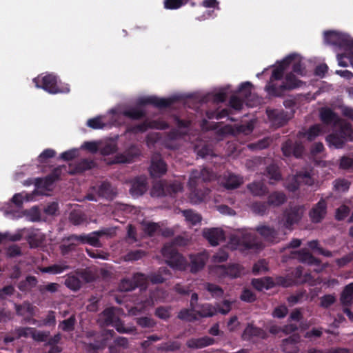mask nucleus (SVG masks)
Segmentation results:
<instances>
[{"instance_id":"nucleus-1","label":"nucleus","mask_w":353,"mask_h":353,"mask_svg":"<svg viewBox=\"0 0 353 353\" xmlns=\"http://www.w3.org/2000/svg\"><path fill=\"white\" fill-rule=\"evenodd\" d=\"M214 172L204 168L200 171H192L188 181L190 190V198L192 202L198 203L204 200L209 194L210 189L203 185L204 183L212 181L214 178Z\"/></svg>"},{"instance_id":"nucleus-2","label":"nucleus","mask_w":353,"mask_h":353,"mask_svg":"<svg viewBox=\"0 0 353 353\" xmlns=\"http://www.w3.org/2000/svg\"><path fill=\"white\" fill-rule=\"evenodd\" d=\"M325 140L330 148H343L347 141H353V129L351 124L342 123L341 126L336 128L326 137Z\"/></svg>"},{"instance_id":"nucleus-3","label":"nucleus","mask_w":353,"mask_h":353,"mask_svg":"<svg viewBox=\"0 0 353 353\" xmlns=\"http://www.w3.org/2000/svg\"><path fill=\"white\" fill-rule=\"evenodd\" d=\"M119 309L116 307L105 308L99 315V320L103 326H112L119 333H134L136 331L134 327H125L123 322L119 316Z\"/></svg>"},{"instance_id":"nucleus-4","label":"nucleus","mask_w":353,"mask_h":353,"mask_svg":"<svg viewBox=\"0 0 353 353\" xmlns=\"http://www.w3.org/2000/svg\"><path fill=\"white\" fill-rule=\"evenodd\" d=\"M303 81L298 79L292 73H288L279 85L270 84L268 87V93L272 97H283L286 91L296 89L302 85Z\"/></svg>"},{"instance_id":"nucleus-5","label":"nucleus","mask_w":353,"mask_h":353,"mask_svg":"<svg viewBox=\"0 0 353 353\" xmlns=\"http://www.w3.org/2000/svg\"><path fill=\"white\" fill-rule=\"evenodd\" d=\"M324 40L327 43L341 50H353V39L347 34L334 30L326 31L324 33Z\"/></svg>"},{"instance_id":"nucleus-6","label":"nucleus","mask_w":353,"mask_h":353,"mask_svg":"<svg viewBox=\"0 0 353 353\" xmlns=\"http://www.w3.org/2000/svg\"><path fill=\"white\" fill-rule=\"evenodd\" d=\"M37 88H41L47 92L55 94L62 92H68L70 89L65 88L63 90L58 85L57 77L52 74H48L43 77H37L33 79Z\"/></svg>"},{"instance_id":"nucleus-7","label":"nucleus","mask_w":353,"mask_h":353,"mask_svg":"<svg viewBox=\"0 0 353 353\" xmlns=\"http://www.w3.org/2000/svg\"><path fill=\"white\" fill-rule=\"evenodd\" d=\"M63 170H66V165L54 168L52 172L43 178L34 179V185L37 189L51 190L53 184L60 179Z\"/></svg>"},{"instance_id":"nucleus-8","label":"nucleus","mask_w":353,"mask_h":353,"mask_svg":"<svg viewBox=\"0 0 353 353\" xmlns=\"http://www.w3.org/2000/svg\"><path fill=\"white\" fill-rule=\"evenodd\" d=\"M233 241H236V243L243 251L259 250L262 248V243L256 235L248 231L242 232L241 236L234 238Z\"/></svg>"},{"instance_id":"nucleus-9","label":"nucleus","mask_w":353,"mask_h":353,"mask_svg":"<svg viewBox=\"0 0 353 353\" xmlns=\"http://www.w3.org/2000/svg\"><path fill=\"white\" fill-rule=\"evenodd\" d=\"M141 154L137 145L132 144L123 152L118 153L108 162V164L132 163Z\"/></svg>"},{"instance_id":"nucleus-10","label":"nucleus","mask_w":353,"mask_h":353,"mask_svg":"<svg viewBox=\"0 0 353 353\" xmlns=\"http://www.w3.org/2000/svg\"><path fill=\"white\" fill-rule=\"evenodd\" d=\"M170 127L169 124L161 119L145 120L143 122L134 125H129L126 128V132L132 134L145 132L149 129L166 130Z\"/></svg>"},{"instance_id":"nucleus-11","label":"nucleus","mask_w":353,"mask_h":353,"mask_svg":"<svg viewBox=\"0 0 353 353\" xmlns=\"http://www.w3.org/2000/svg\"><path fill=\"white\" fill-rule=\"evenodd\" d=\"M183 190L182 185L178 182H160L156 183L152 190V194L157 196H170L174 197Z\"/></svg>"},{"instance_id":"nucleus-12","label":"nucleus","mask_w":353,"mask_h":353,"mask_svg":"<svg viewBox=\"0 0 353 353\" xmlns=\"http://www.w3.org/2000/svg\"><path fill=\"white\" fill-rule=\"evenodd\" d=\"M304 146L301 141L288 139L281 145L282 154L285 157L300 159L304 152Z\"/></svg>"},{"instance_id":"nucleus-13","label":"nucleus","mask_w":353,"mask_h":353,"mask_svg":"<svg viewBox=\"0 0 353 353\" xmlns=\"http://www.w3.org/2000/svg\"><path fill=\"white\" fill-rule=\"evenodd\" d=\"M179 100V97L173 96L169 98H159L157 96H148L139 99L138 103L140 105H152L159 109L170 107L172 104Z\"/></svg>"},{"instance_id":"nucleus-14","label":"nucleus","mask_w":353,"mask_h":353,"mask_svg":"<svg viewBox=\"0 0 353 353\" xmlns=\"http://www.w3.org/2000/svg\"><path fill=\"white\" fill-rule=\"evenodd\" d=\"M252 84L249 81L242 83L239 87V92L241 96L243 97V99H240L237 96L233 95L230 99V105L234 110H241L243 102L249 101V98L252 95Z\"/></svg>"},{"instance_id":"nucleus-15","label":"nucleus","mask_w":353,"mask_h":353,"mask_svg":"<svg viewBox=\"0 0 353 353\" xmlns=\"http://www.w3.org/2000/svg\"><path fill=\"white\" fill-rule=\"evenodd\" d=\"M243 271V267L237 263L228 265H219L214 268L213 272L221 279L230 277L231 279L241 276Z\"/></svg>"},{"instance_id":"nucleus-16","label":"nucleus","mask_w":353,"mask_h":353,"mask_svg":"<svg viewBox=\"0 0 353 353\" xmlns=\"http://www.w3.org/2000/svg\"><path fill=\"white\" fill-rule=\"evenodd\" d=\"M304 213V208L301 205H295L286 209L283 214L284 226L291 229L292 226L298 223Z\"/></svg>"},{"instance_id":"nucleus-17","label":"nucleus","mask_w":353,"mask_h":353,"mask_svg":"<svg viewBox=\"0 0 353 353\" xmlns=\"http://www.w3.org/2000/svg\"><path fill=\"white\" fill-rule=\"evenodd\" d=\"M295 57L296 55L294 54H291L287 56L279 63V65L275 69L273 70L270 79L268 84L265 85V89L267 92L268 87L270 84L279 85L277 83L275 82V81L281 80L283 79L284 71L290 64H292Z\"/></svg>"},{"instance_id":"nucleus-18","label":"nucleus","mask_w":353,"mask_h":353,"mask_svg":"<svg viewBox=\"0 0 353 353\" xmlns=\"http://www.w3.org/2000/svg\"><path fill=\"white\" fill-rule=\"evenodd\" d=\"M88 339H94V342H83L85 348L88 353H97L99 350L104 348L105 342L103 337L99 333L90 331L85 334Z\"/></svg>"},{"instance_id":"nucleus-19","label":"nucleus","mask_w":353,"mask_h":353,"mask_svg":"<svg viewBox=\"0 0 353 353\" xmlns=\"http://www.w3.org/2000/svg\"><path fill=\"white\" fill-rule=\"evenodd\" d=\"M266 112L272 125L275 128L284 125L290 119L289 113L282 109L267 110Z\"/></svg>"},{"instance_id":"nucleus-20","label":"nucleus","mask_w":353,"mask_h":353,"mask_svg":"<svg viewBox=\"0 0 353 353\" xmlns=\"http://www.w3.org/2000/svg\"><path fill=\"white\" fill-rule=\"evenodd\" d=\"M327 214V203L321 199L309 212V216L314 223H321Z\"/></svg>"},{"instance_id":"nucleus-21","label":"nucleus","mask_w":353,"mask_h":353,"mask_svg":"<svg viewBox=\"0 0 353 353\" xmlns=\"http://www.w3.org/2000/svg\"><path fill=\"white\" fill-rule=\"evenodd\" d=\"M96 166V163L90 159H82L74 164H70L68 169L64 170L70 175L81 174ZM66 168H68L66 167Z\"/></svg>"},{"instance_id":"nucleus-22","label":"nucleus","mask_w":353,"mask_h":353,"mask_svg":"<svg viewBox=\"0 0 353 353\" xmlns=\"http://www.w3.org/2000/svg\"><path fill=\"white\" fill-rule=\"evenodd\" d=\"M162 252L164 256H168L167 263L169 266L174 269L179 270H183L185 269L186 261L185 258L178 252L174 250H171L170 252V255L168 256L167 250L165 248H163Z\"/></svg>"},{"instance_id":"nucleus-23","label":"nucleus","mask_w":353,"mask_h":353,"mask_svg":"<svg viewBox=\"0 0 353 353\" xmlns=\"http://www.w3.org/2000/svg\"><path fill=\"white\" fill-rule=\"evenodd\" d=\"M167 172V165L158 154H154L151 159L150 173L152 177H160Z\"/></svg>"},{"instance_id":"nucleus-24","label":"nucleus","mask_w":353,"mask_h":353,"mask_svg":"<svg viewBox=\"0 0 353 353\" xmlns=\"http://www.w3.org/2000/svg\"><path fill=\"white\" fill-rule=\"evenodd\" d=\"M320 118L324 124H333L335 128L341 126L342 123H347L345 120L341 119L336 112L327 108H322L320 112Z\"/></svg>"},{"instance_id":"nucleus-25","label":"nucleus","mask_w":353,"mask_h":353,"mask_svg":"<svg viewBox=\"0 0 353 353\" xmlns=\"http://www.w3.org/2000/svg\"><path fill=\"white\" fill-rule=\"evenodd\" d=\"M203 235L212 246L218 245L220 241L225 240V233L220 228L205 229Z\"/></svg>"},{"instance_id":"nucleus-26","label":"nucleus","mask_w":353,"mask_h":353,"mask_svg":"<svg viewBox=\"0 0 353 353\" xmlns=\"http://www.w3.org/2000/svg\"><path fill=\"white\" fill-rule=\"evenodd\" d=\"M255 231L267 241L277 243L279 241V232L273 227L265 225H258Z\"/></svg>"},{"instance_id":"nucleus-27","label":"nucleus","mask_w":353,"mask_h":353,"mask_svg":"<svg viewBox=\"0 0 353 353\" xmlns=\"http://www.w3.org/2000/svg\"><path fill=\"white\" fill-rule=\"evenodd\" d=\"M208 260V255L204 252L190 255V270L192 273H196L202 270Z\"/></svg>"},{"instance_id":"nucleus-28","label":"nucleus","mask_w":353,"mask_h":353,"mask_svg":"<svg viewBox=\"0 0 353 353\" xmlns=\"http://www.w3.org/2000/svg\"><path fill=\"white\" fill-rule=\"evenodd\" d=\"M147 190V183L145 179L139 176L134 179L131 182L130 192L133 196L143 195Z\"/></svg>"},{"instance_id":"nucleus-29","label":"nucleus","mask_w":353,"mask_h":353,"mask_svg":"<svg viewBox=\"0 0 353 353\" xmlns=\"http://www.w3.org/2000/svg\"><path fill=\"white\" fill-rule=\"evenodd\" d=\"M106 230H100L94 231L88 234H82L83 244H89L94 247H100L99 238L107 234Z\"/></svg>"},{"instance_id":"nucleus-30","label":"nucleus","mask_w":353,"mask_h":353,"mask_svg":"<svg viewBox=\"0 0 353 353\" xmlns=\"http://www.w3.org/2000/svg\"><path fill=\"white\" fill-rule=\"evenodd\" d=\"M214 339L208 336L192 338L187 341L186 345L191 349H201L214 344Z\"/></svg>"},{"instance_id":"nucleus-31","label":"nucleus","mask_w":353,"mask_h":353,"mask_svg":"<svg viewBox=\"0 0 353 353\" xmlns=\"http://www.w3.org/2000/svg\"><path fill=\"white\" fill-rule=\"evenodd\" d=\"M300 341V336L294 334L282 341L281 349L285 353H296V345Z\"/></svg>"},{"instance_id":"nucleus-32","label":"nucleus","mask_w":353,"mask_h":353,"mask_svg":"<svg viewBox=\"0 0 353 353\" xmlns=\"http://www.w3.org/2000/svg\"><path fill=\"white\" fill-rule=\"evenodd\" d=\"M296 259L300 262L306 263L310 265H320L321 261L320 259L314 256L306 249H302L296 252Z\"/></svg>"},{"instance_id":"nucleus-33","label":"nucleus","mask_w":353,"mask_h":353,"mask_svg":"<svg viewBox=\"0 0 353 353\" xmlns=\"http://www.w3.org/2000/svg\"><path fill=\"white\" fill-rule=\"evenodd\" d=\"M249 192L254 196L261 197L268 193V188L262 181H253L247 185Z\"/></svg>"},{"instance_id":"nucleus-34","label":"nucleus","mask_w":353,"mask_h":353,"mask_svg":"<svg viewBox=\"0 0 353 353\" xmlns=\"http://www.w3.org/2000/svg\"><path fill=\"white\" fill-rule=\"evenodd\" d=\"M242 182V179L239 176L228 173L225 174L222 183L226 189L234 190L239 188Z\"/></svg>"},{"instance_id":"nucleus-35","label":"nucleus","mask_w":353,"mask_h":353,"mask_svg":"<svg viewBox=\"0 0 353 353\" xmlns=\"http://www.w3.org/2000/svg\"><path fill=\"white\" fill-rule=\"evenodd\" d=\"M252 285L258 291H262L264 289L269 290L274 287V279L270 276L254 279L252 281Z\"/></svg>"},{"instance_id":"nucleus-36","label":"nucleus","mask_w":353,"mask_h":353,"mask_svg":"<svg viewBox=\"0 0 353 353\" xmlns=\"http://www.w3.org/2000/svg\"><path fill=\"white\" fill-rule=\"evenodd\" d=\"M340 301L345 307H350L353 304V283L345 286L341 294Z\"/></svg>"},{"instance_id":"nucleus-37","label":"nucleus","mask_w":353,"mask_h":353,"mask_svg":"<svg viewBox=\"0 0 353 353\" xmlns=\"http://www.w3.org/2000/svg\"><path fill=\"white\" fill-rule=\"evenodd\" d=\"M269 179L270 183L273 184L281 180L282 176L280 169L276 164L272 163L266 167L265 172L264 174Z\"/></svg>"},{"instance_id":"nucleus-38","label":"nucleus","mask_w":353,"mask_h":353,"mask_svg":"<svg viewBox=\"0 0 353 353\" xmlns=\"http://www.w3.org/2000/svg\"><path fill=\"white\" fill-rule=\"evenodd\" d=\"M201 317H212L217 314V308L210 303L199 305L194 311Z\"/></svg>"},{"instance_id":"nucleus-39","label":"nucleus","mask_w":353,"mask_h":353,"mask_svg":"<svg viewBox=\"0 0 353 353\" xmlns=\"http://www.w3.org/2000/svg\"><path fill=\"white\" fill-rule=\"evenodd\" d=\"M286 201V196L283 192L274 191L269 194L268 203L269 206L278 207Z\"/></svg>"},{"instance_id":"nucleus-40","label":"nucleus","mask_w":353,"mask_h":353,"mask_svg":"<svg viewBox=\"0 0 353 353\" xmlns=\"http://www.w3.org/2000/svg\"><path fill=\"white\" fill-rule=\"evenodd\" d=\"M97 194L99 196L107 199H112L115 196V192L111 184L107 181L102 182L98 187Z\"/></svg>"},{"instance_id":"nucleus-41","label":"nucleus","mask_w":353,"mask_h":353,"mask_svg":"<svg viewBox=\"0 0 353 353\" xmlns=\"http://www.w3.org/2000/svg\"><path fill=\"white\" fill-rule=\"evenodd\" d=\"M38 281L34 276H27L24 280L21 281L17 288L22 292H27L30 291L33 288L36 287Z\"/></svg>"},{"instance_id":"nucleus-42","label":"nucleus","mask_w":353,"mask_h":353,"mask_svg":"<svg viewBox=\"0 0 353 353\" xmlns=\"http://www.w3.org/2000/svg\"><path fill=\"white\" fill-rule=\"evenodd\" d=\"M122 114L124 117L129 118L132 120H140L145 117L146 112L145 111L139 109L137 108H130L124 110L122 112Z\"/></svg>"},{"instance_id":"nucleus-43","label":"nucleus","mask_w":353,"mask_h":353,"mask_svg":"<svg viewBox=\"0 0 353 353\" xmlns=\"http://www.w3.org/2000/svg\"><path fill=\"white\" fill-rule=\"evenodd\" d=\"M169 270L165 268H160L157 272L151 273L148 275V281L152 284L163 283L165 281L166 279L163 277L164 274H168Z\"/></svg>"},{"instance_id":"nucleus-44","label":"nucleus","mask_w":353,"mask_h":353,"mask_svg":"<svg viewBox=\"0 0 353 353\" xmlns=\"http://www.w3.org/2000/svg\"><path fill=\"white\" fill-rule=\"evenodd\" d=\"M337 60L340 66L347 67L349 63L353 65V50H344L343 53H338Z\"/></svg>"},{"instance_id":"nucleus-45","label":"nucleus","mask_w":353,"mask_h":353,"mask_svg":"<svg viewBox=\"0 0 353 353\" xmlns=\"http://www.w3.org/2000/svg\"><path fill=\"white\" fill-rule=\"evenodd\" d=\"M262 333V329L252 324H248L243 332L242 338L244 340H250L254 336H260Z\"/></svg>"},{"instance_id":"nucleus-46","label":"nucleus","mask_w":353,"mask_h":353,"mask_svg":"<svg viewBox=\"0 0 353 353\" xmlns=\"http://www.w3.org/2000/svg\"><path fill=\"white\" fill-rule=\"evenodd\" d=\"M64 284L67 288L73 291L79 290L81 287V281L78 276L74 274H68Z\"/></svg>"},{"instance_id":"nucleus-47","label":"nucleus","mask_w":353,"mask_h":353,"mask_svg":"<svg viewBox=\"0 0 353 353\" xmlns=\"http://www.w3.org/2000/svg\"><path fill=\"white\" fill-rule=\"evenodd\" d=\"M68 269H70V266L66 264H54L48 267L43 268L41 271L43 273L57 274L62 273Z\"/></svg>"},{"instance_id":"nucleus-48","label":"nucleus","mask_w":353,"mask_h":353,"mask_svg":"<svg viewBox=\"0 0 353 353\" xmlns=\"http://www.w3.org/2000/svg\"><path fill=\"white\" fill-rule=\"evenodd\" d=\"M134 320L136 323L141 328L152 329L157 325V322L148 316L137 317Z\"/></svg>"},{"instance_id":"nucleus-49","label":"nucleus","mask_w":353,"mask_h":353,"mask_svg":"<svg viewBox=\"0 0 353 353\" xmlns=\"http://www.w3.org/2000/svg\"><path fill=\"white\" fill-rule=\"evenodd\" d=\"M76 322V317L73 314L70 316L68 319L62 321L59 323V327L64 332H70L74 330Z\"/></svg>"},{"instance_id":"nucleus-50","label":"nucleus","mask_w":353,"mask_h":353,"mask_svg":"<svg viewBox=\"0 0 353 353\" xmlns=\"http://www.w3.org/2000/svg\"><path fill=\"white\" fill-rule=\"evenodd\" d=\"M69 220L73 225H79L86 221V216L82 212L73 210L70 214Z\"/></svg>"},{"instance_id":"nucleus-51","label":"nucleus","mask_w":353,"mask_h":353,"mask_svg":"<svg viewBox=\"0 0 353 353\" xmlns=\"http://www.w3.org/2000/svg\"><path fill=\"white\" fill-rule=\"evenodd\" d=\"M322 132V127L319 124H315L309 128V129L304 133V137L308 141H313Z\"/></svg>"},{"instance_id":"nucleus-52","label":"nucleus","mask_w":353,"mask_h":353,"mask_svg":"<svg viewBox=\"0 0 353 353\" xmlns=\"http://www.w3.org/2000/svg\"><path fill=\"white\" fill-rule=\"evenodd\" d=\"M180 347V342L177 341H170L160 344L157 349L159 351L173 352L179 350Z\"/></svg>"},{"instance_id":"nucleus-53","label":"nucleus","mask_w":353,"mask_h":353,"mask_svg":"<svg viewBox=\"0 0 353 353\" xmlns=\"http://www.w3.org/2000/svg\"><path fill=\"white\" fill-rule=\"evenodd\" d=\"M182 214L186 221L191 223L192 225H196L201 221V216L199 214L195 213L192 210H185L182 212Z\"/></svg>"},{"instance_id":"nucleus-54","label":"nucleus","mask_w":353,"mask_h":353,"mask_svg":"<svg viewBox=\"0 0 353 353\" xmlns=\"http://www.w3.org/2000/svg\"><path fill=\"white\" fill-rule=\"evenodd\" d=\"M296 179L299 182L300 185H312L314 183V180L312 177L311 176L310 174L307 172H299L296 174Z\"/></svg>"},{"instance_id":"nucleus-55","label":"nucleus","mask_w":353,"mask_h":353,"mask_svg":"<svg viewBox=\"0 0 353 353\" xmlns=\"http://www.w3.org/2000/svg\"><path fill=\"white\" fill-rule=\"evenodd\" d=\"M189 0H164L163 6L167 10H177L185 6Z\"/></svg>"},{"instance_id":"nucleus-56","label":"nucleus","mask_w":353,"mask_h":353,"mask_svg":"<svg viewBox=\"0 0 353 353\" xmlns=\"http://www.w3.org/2000/svg\"><path fill=\"white\" fill-rule=\"evenodd\" d=\"M132 280L135 288H142L146 285L147 281H148V276L143 273L137 272L134 274Z\"/></svg>"},{"instance_id":"nucleus-57","label":"nucleus","mask_w":353,"mask_h":353,"mask_svg":"<svg viewBox=\"0 0 353 353\" xmlns=\"http://www.w3.org/2000/svg\"><path fill=\"white\" fill-rule=\"evenodd\" d=\"M205 288L213 297L219 298L223 294V289L216 284L208 283Z\"/></svg>"},{"instance_id":"nucleus-58","label":"nucleus","mask_w":353,"mask_h":353,"mask_svg":"<svg viewBox=\"0 0 353 353\" xmlns=\"http://www.w3.org/2000/svg\"><path fill=\"white\" fill-rule=\"evenodd\" d=\"M294 54L296 55V57L292 63H293L292 72L300 76H304L306 73L305 68L301 60H296L297 54Z\"/></svg>"},{"instance_id":"nucleus-59","label":"nucleus","mask_w":353,"mask_h":353,"mask_svg":"<svg viewBox=\"0 0 353 353\" xmlns=\"http://www.w3.org/2000/svg\"><path fill=\"white\" fill-rule=\"evenodd\" d=\"M336 301V296L334 294H325L320 298V306L323 308H328Z\"/></svg>"},{"instance_id":"nucleus-60","label":"nucleus","mask_w":353,"mask_h":353,"mask_svg":"<svg viewBox=\"0 0 353 353\" xmlns=\"http://www.w3.org/2000/svg\"><path fill=\"white\" fill-rule=\"evenodd\" d=\"M42 325L43 326H55L56 325V312L53 310H50L48 312V314L46 318H44L42 321Z\"/></svg>"},{"instance_id":"nucleus-61","label":"nucleus","mask_w":353,"mask_h":353,"mask_svg":"<svg viewBox=\"0 0 353 353\" xmlns=\"http://www.w3.org/2000/svg\"><path fill=\"white\" fill-rule=\"evenodd\" d=\"M50 336L49 331H37L33 330L32 337L34 340L39 342H45L48 341Z\"/></svg>"},{"instance_id":"nucleus-62","label":"nucleus","mask_w":353,"mask_h":353,"mask_svg":"<svg viewBox=\"0 0 353 353\" xmlns=\"http://www.w3.org/2000/svg\"><path fill=\"white\" fill-rule=\"evenodd\" d=\"M192 310H191V309L190 310H188V309L181 310L179 312L177 317L181 320L186 321H192L196 320V316L192 312Z\"/></svg>"},{"instance_id":"nucleus-63","label":"nucleus","mask_w":353,"mask_h":353,"mask_svg":"<svg viewBox=\"0 0 353 353\" xmlns=\"http://www.w3.org/2000/svg\"><path fill=\"white\" fill-rule=\"evenodd\" d=\"M269 205L268 202H256L252 205V208L254 212L263 215L266 213L268 210Z\"/></svg>"},{"instance_id":"nucleus-64","label":"nucleus","mask_w":353,"mask_h":353,"mask_svg":"<svg viewBox=\"0 0 353 353\" xmlns=\"http://www.w3.org/2000/svg\"><path fill=\"white\" fill-rule=\"evenodd\" d=\"M154 314L161 319L168 320L170 317V311L166 307L160 306L156 308Z\"/></svg>"}]
</instances>
